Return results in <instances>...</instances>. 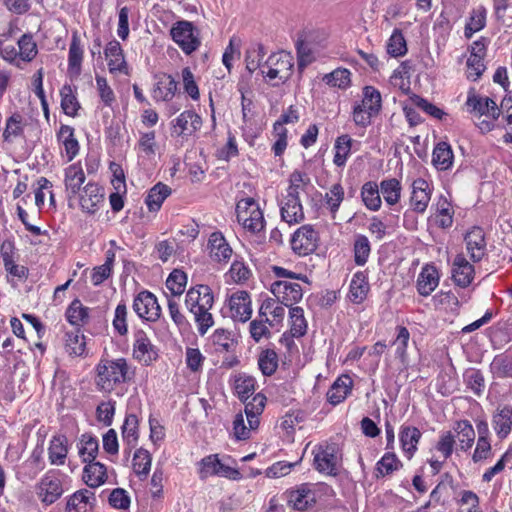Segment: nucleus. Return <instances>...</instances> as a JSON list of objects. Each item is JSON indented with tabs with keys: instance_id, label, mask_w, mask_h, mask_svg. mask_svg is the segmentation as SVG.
<instances>
[{
	"instance_id": "obj_37",
	"label": "nucleus",
	"mask_w": 512,
	"mask_h": 512,
	"mask_svg": "<svg viewBox=\"0 0 512 512\" xmlns=\"http://www.w3.org/2000/svg\"><path fill=\"white\" fill-rule=\"evenodd\" d=\"M85 173L79 164H72L65 170L66 191L72 195L80 192L81 186L85 182Z\"/></svg>"
},
{
	"instance_id": "obj_63",
	"label": "nucleus",
	"mask_w": 512,
	"mask_h": 512,
	"mask_svg": "<svg viewBox=\"0 0 512 512\" xmlns=\"http://www.w3.org/2000/svg\"><path fill=\"white\" fill-rule=\"evenodd\" d=\"M258 366L263 375H272L278 367V356L274 350L263 351L258 359Z\"/></svg>"
},
{
	"instance_id": "obj_20",
	"label": "nucleus",
	"mask_w": 512,
	"mask_h": 512,
	"mask_svg": "<svg viewBox=\"0 0 512 512\" xmlns=\"http://www.w3.org/2000/svg\"><path fill=\"white\" fill-rule=\"evenodd\" d=\"M199 465V475L201 479H206L213 475L224 477L239 475L237 470L222 464L217 455H209L203 458Z\"/></svg>"
},
{
	"instance_id": "obj_59",
	"label": "nucleus",
	"mask_w": 512,
	"mask_h": 512,
	"mask_svg": "<svg viewBox=\"0 0 512 512\" xmlns=\"http://www.w3.org/2000/svg\"><path fill=\"white\" fill-rule=\"evenodd\" d=\"M360 104L367 110L378 114L382 107L380 92L372 86H366L363 89V99Z\"/></svg>"
},
{
	"instance_id": "obj_49",
	"label": "nucleus",
	"mask_w": 512,
	"mask_h": 512,
	"mask_svg": "<svg viewBox=\"0 0 512 512\" xmlns=\"http://www.w3.org/2000/svg\"><path fill=\"white\" fill-rule=\"evenodd\" d=\"M379 189L388 205L392 206L399 202L401 197V185L397 179L392 178L382 181Z\"/></svg>"
},
{
	"instance_id": "obj_15",
	"label": "nucleus",
	"mask_w": 512,
	"mask_h": 512,
	"mask_svg": "<svg viewBox=\"0 0 512 512\" xmlns=\"http://www.w3.org/2000/svg\"><path fill=\"white\" fill-rule=\"evenodd\" d=\"M236 216L239 224H262L264 213L253 198L240 200L236 205Z\"/></svg>"
},
{
	"instance_id": "obj_13",
	"label": "nucleus",
	"mask_w": 512,
	"mask_h": 512,
	"mask_svg": "<svg viewBox=\"0 0 512 512\" xmlns=\"http://www.w3.org/2000/svg\"><path fill=\"white\" fill-rule=\"evenodd\" d=\"M104 56L111 74H129V66L123 48L118 41L111 40L106 44Z\"/></svg>"
},
{
	"instance_id": "obj_24",
	"label": "nucleus",
	"mask_w": 512,
	"mask_h": 512,
	"mask_svg": "<svg viewBox=\"0 0 512 512\" xmlns=\"http://www.w3.org/2000/svg\"><path fill=\"white\" fill-rule=\"evenodd\" d=\"M285 305L275 298L265 299L259 308V318H263L271 327L282 323L285 316Z\"/></svg>"
},
{
	"instance_id": "obj_50",
	"label": "nucleus",
	"mask_w": 512,
	"mask_h": 512,
	"mask_svg": "<svg viewBox=\"0 0 512 512\" xmlns=\"http://www.w3.org/2000/svg\"><path fill=\"white\" fill-rule=\"evenodd\" d=\"M60 96L63 112L71 117L76 116L80 105L75 96V90L70 85H65L60 90Z\"/></svg>"
},
{
	"instance_id": "obj_10",
	"label": "nucleus",
	"mask_w": 512,
	"mask_h": 512,
	"mask_svg": "<svg viewBox=\"0 0 512 512\" xmlns=\"http://www.w3.org/2000/svg\"><path fill=\"white\" fill-rule=\"evenodd\" d=\"M214 304L212 290L207 285L191 287L185 296V305L190 312L211 310Z\"/></svg>"
},
{
	"instance_id": "obj_41",
	"label": "nucleus",
	"mask_w": 512,
	"mask_h": 512,
	"mask_svg": "<svg viewBox=\"0 0 512 512\" xmlns=\"http://www.w3.org/2000/svg\"><path fill=\"white\" fill-rule=\"evenodd\" d=\"M171 194V189L163 184L157 183L152 187L146 197V205L151 212L158 211L162 206L164 200Z\"/></svg>"
},
{
	"instance_id": "obj_35",
	"label": "nucleus",
	"mask_w": 512,
	"mask_h": 512,
	"mask_svg": "<svg viewBox=\"0 0 512 512\" xmlns=\"http://www.w3.org/2000/svg\"><path fill=\"white\" fill-rule=\"evenodd\" d=\"M67 438L64 435L54 436L49 444L48 458L52 465H63L67 458Z\"/></svg>"
},
{
	"instance_id": "obj_42",
	"label": "nucleus",
	"mask_w": 512,
	"mask_h": 512,
	"mask_svg": "<svg viewBox=\"0 0 512 512\" xmlns=\"http://www.w3.org/2000/svg\"><path fill=\"white\" fill-rule=\"evenodd\" d=\"M67 321L74 326H82L89 320V308L85 307L80 300L75 299L66 310Z\"/></svg>"
},
{
	"instance_id": "obj_30",
	"label": "nucleus",
	"mask_w": 512,
	"mask_h": 512,
	"mask_svg": "<svg viewBox=\"0 0 512 512\" xmlns=\"http://www.w3.org/2000/svg\"><path fill=\"white\" fill-rule=\"evenodd\" d=\"M430 187L424 179H417L412 184L411 206L415 211L423 212L430 201Z\"/></svg>"
},
{
	"instance_id": "obj_51",
	"label": "nucleus",
	"mask_w": 512,
	"mask_h": 512,
	"mask_svg": "<svg viewBox=\"0 0 512 512\" xmlns=\"http://www.w3.org/2000/svg\"><path fill=\"white\" fill-rule=\"evenodd\" d=\"M290 332L293 337H302L307 331V322L304 317V311L301 307H291L289 311Z\"/></svg>"
},
{
	"instance_id": "obj_17",
	"label": "nucleus",
	"mask_w": 512,
	"mask_h": 512,
	"mask_svg": "<svg viewBox=\"0 0 512 512\" xmlns=\"http://www.w3.org/2000/svg\"><path fill=\"white\" fill-rule=\"evenodd\" d=\"M466 249L474 262H479L486 254L485 232L481 226H472L465 235Z\"/></svg>"
},
{
	"instance_id": "obj_16",
	"label": "nucleus",
	"mask_w": 512,
	"mask_h": 512,
	"mask_svg": "<svg viewBox=\"0 0 512 512\" xmlns=\"http://www.w3.org/2000/svg\"><path fill=\"white\" fill-rule=\"evenodd\" d=\"M486 44L483 40L473 42L467 59V78L478 80L485 71Z\"/></svg>"
},
{
	"instance_id": "obj_57",
	"label": "nucleus",
	"mask_w": 512,
	"mask_h": 512,
	"mask_svg": "<svg viewBox=\"0 0 512 512\" xmlns=\"http://www.w3.org/2000/svg\"><path fill=\"white\" fill-rule=\"evenodd\" d=\"M139 420L135 414H128L122 426V437L128 445H135L138 440Z\"/></svg>"
},
{
	"instance_id": "obj_6",
	"label": "nucleus",
	"mask_w": 512,
	"mask_h": 512,
	"mask_svg": "<svg viewBox=\"0 0 512 512\" xmlns=\"http://www.w3.org/2000/svg\"><path fill=\"white\" fill-rule=\"evenodd\" d=\"M170 36L178 47L187 55L195 52L200 46L197 28L189 21H177L170 29Z\"/></svg>"
},
{
	"instance_id": "obj_36",
	"label": "nucleus",
	"mask_w": 512,
	"mask_h": 512,
	"mask_svg": "<svg viewBox=\"0 0 512 512\" xmlns=\"http://www.w3.org/2000/svg\"><path fill=\"white\" fill-rule=\"evenodd\" d=\"M493 428L500 439L506 438L512 429V407L498 409L493 416Z\"/></svg>"
},
{
	"instance_id": "obj_8",
	"label": "nucleus",
	"mask_w": 512,
	"mask_h": 512,
	"mask_svg": "<svg viewBox=\"0 0 512 512\" xmlns=\"http://www.w3.org/2000/svg\"><path fill=\"white\" fill-rule=\"evenodd\" d=\"M318 240V232L312 226H300L292 235L291 247L296 254L306 256L316 250Z\"/></svg>"
},
{
	"instance_id": "obj_29",
	"label": "nucleus",
	"mask_w": 512,
	"mask_h": 512,
	"mask_svg": "<svg viewBox=\"0 0 512 512\" xmlns=\"http://www.w3.org/2000/svg\"><path fill=\"white\" fill-rule=\"evenodd\" d=\"M353 381L348 375L338 377L327 391V401L332 405L343 402L351 393Z\"/></svg>"
},
{
	"instance_id": "obj_32",
	"label": "nucleus",
	"mask_w": 512,
	"mask_h": 512,
	"mask_svg": "<svg viewBox=\"0 0 512 512\" xmlns=\"http://www.w3.org/2000/svg\"><path fill=\"white\" fill-rule=\"evenodd\" d=\"M57 139L64 147L67 160L72 161L79 152V143L74 129L71 126L62 125L57 133Z\"/></svg>"
},
{
	"instance_id": "obj_18",
	"label": "nucleus",
	"mask_w": 512,
	"mask_h": 512,
	"mask_svg": "<svg viewBox=\"0 0 512 512\" xmlns=\"http://www.w3.org/2000/svg\"><path fill=\"white\" fill-rule=\"evenodd\" d=\"M133 356L144 365H150L158 357L155 347L143 331L135 334Z\"/></svg>"
},
{
	"instance_id": "obj_38",
	"label": "nucleus",
	"mask_w": 512,
	"mask_h": 512,
	"mask_svg": "<svg viewBox=\"0 0 512 512\" xmlns=\"http://www.w3.org/2000/svg\"><path fill=\"white\" fill-rule=\"evenodd\" d=\"M255 379L245 373L233 377V390L238 398L246 402L255 391Z\"/></svg>"
},
{
	"instance_id": "obj_53",
	"label": "nucleus",
	"mask_w": 512,
	"mask_h": 512,
	"mask_svg": "<svg viewBox=\"0 0 512 512\" xmlns=\"http://www.w3.org/2000/svg\"><path fill=\"white\" fill-rule=\"evenodd\" d=\"M390 82L393 87L399 89L404 94H408L411 90L409 67L406 64L400 65L391 75Z\"/></svg>"
},
{
	"instance_id": "obj_46",
	"label": "nucleus",
	"mask_w": 512,
	"mask_h": 512,
	"mask_svg": "<svg viewBox=\"0 0 512 512\" xmlns=\"http://www.w3.org/2000/svg\"><path fill=\"white\" fill-rule=\"evenodd\" d=\"M433 164L439 170H447L453 163L451 147L445 143H439L433 151Z\"/></svg>"
},
{
	"instance_id": "obj_28",
	"label": "nucleus",
	"mask_w": 512,
	"mask_h": 512,
	"mask_svg": "<svg viewBox=\"0 0 512 512\" xmlns=\"http://www.w3.org/2000/svg\"><path fill=\"white\" fill-rule=\"evenodd\" d=\"M102 202L103 193L101 188L94 183H88L83 190L79 192V204L82 209L88 213L95 212Z\"/></svg>"
},
{
	"instance_id": "obj_12",
	"label": "nucleus",
	"mask_w": 512,
	"mask_h": 512,
	"mask_svg": "<svg viewBox=\"0 0 512 512\" xmlns=\"http://www.w3.org/2000/svg\"><path fill=\"white\" fill-rule=\"evenodd\" d=\"M133 310L140 318L147 321H156L161 314L157 298L149 291H142L135 297Z\"/></svg>"
},
{
	"instance_id": "obj_45",
	"label": "nucleus",
	"mask_w": 512,
	"mask_h": 512,
	"mask_svg": "<svg viewBox=\"0 0 512 512\" xmlns=\"http://www.w3.org/2000/svg\"><path fill=\"white\" fill-rule=\"evenodd\" d=\"M152 463L151 454L145 449H138L135 451L132 465L135 474L140 478L144 479L150 472Z\"/></svg>"
},
{
	"instance_id": "obj_43",
	"label": "nucleus",
	"mask_w": 512,
	"mask_h": 512,
	"mask_svg": "<svg viewBox=\"0 0 512 512\" xmlns=\"http://www.w3.org/2000/svg\"><path fill=\"white\" fill-rule=\"evenodd\" d=\"M454 430L458 439L460 448L464 451L470 449L475 440V431L473 426L467 420L456 422Z\"/></svg>"
},
{
	"instance_id": "obj_55",
	"label": "nucleus",
	"mask_w": 512,
	"mask_h": 512,
	"mask_svg": "<svg viewBox=\"0 0 512 512\" xmlns=\"http://www.w3.org/2000/svg\"><path fill=\"white\" fill-rule=\"evenodd\" d=\"M352 139L348 135H341L335 141L334 163L337 166H343L350 154Z\"/></svg>"
},
{
	"instance_id": "obj_3",
	"label": "nucleus",
	"mask_w": 512,
	"mask_h": 512,
	"mask_svg": "<svg viewBox=\"0 0 512 512\" xmlns=\"http://www.w3.org/2000/svg\"><path fill=\"white\" fill-rule=\"evenodd\" d=\"M466 106L468 112L477 118V126L484 133L494 128L501 114L500 108L493 99L476 94L474 89L468 92Z\"/></svg>"
},
{
	"instance_id": "obj_14",
	"label": "nucleus",
	"mask_w": 512,
	"mask_h": 512,
	"mask_svg": "<svg viewBox=\"0 0 512 512\" xmlns=\"http://www.w3.org/2000/svg\"><path fill=\"white\" fill-rule=\"evenodd\" d=\"M230 316L234 321L246 322L251 318V298L247 291H236L228 299Z\"/></svg>"
},
{
	"instance_id": "obj_47",
	"label": "nucleus",
	"mask_w": 512,
	"mask_h": 512,
	"mask_svg": "<svg viewBox=\"0 0 512 512\" xmlns=\"http://www.w3.org/2000/svg\"><path fill=\"white\" fill-rule=\"evenodd\" d=\"M410 339V333L404 326L396 327V338L392 341L391 345L395 347L396 357L402 364L407 362V347Z\"/></svg>"
},
{
	"instance_id": "obj_58",
	"label": "nucleus",
	"mask_w": 512,
	"mask_h": 512,
	"mask_svg": "<svg viewBox=\"0 0 512 512\" xmlns=\"http://www.w3.org/2000/svg\"><path fill=\"white\" fill-rule=\"evenodd\" d=\"M323 79L331 87L345 89L351 84V73L345 68H338L326 74Z\"/></svg>"
},
{
	"instance_id": "obj_56",
	"label": "nucleus",
	"mask_w": 512,
	"mask_h": 512,
	"mask_svg": "<svg viewBox=\"0 0 512 512\" xmlns=\"http://www.w3.org/2000/svg\"><path fill=\"white\" fill-rule=\"evenodd\" d=\"M186 284L187 275L178 269L173 270L166 280V287L171 292L172 297L182 295Z\"/></svg>"
},
{
	"instance_id": "obj_9",
	"label": "nucleus",
	"mask_w": 512,
	"mask_h": 512,
	"mask_svg": "<svg viewBox=\"0 0 512 512\" xmlns=\"http://www.w3.org/2000/svg\"><path fill=\"white\" fill-rule=\"evenodd\" d=\"M319 498V489L314 484H302L289 492L288 501L292 507L299 511L312 509Z\"/></svg>"
},
{
	"instance_id": "obj_4",
	"label": "nucleus",
	"mask_w": 512,
	"mask_h": 512,
	"mask_svg": "<svg viewBox=\"0 0 512 512\" xmlns=\"http://www.w3.org/2000/svg\"><path fill=\"white\" fill-rule=\"evenodd\" d=\"M2 57L11 63L31 62L38 53L37 44L31 34H23L17 41V47L10 38L0 42Z\"/></svg>"
},
{
	"instance_id": "obj_52",
	"label": "nucleus",
	"mask_w": 512,
	"mask_h": 512,
	"mask_svg": "<svg viewBox=\"0 0 512 512\" xmlns=\"http://www.w3.org/2000/svg\"><path fill=\"white\" fill-rule=\"evenodd\" d=\"M65 350L71 356H83L86 351L85 336L79 332L66 333Z\"/></svg>"
},
{
	"instance_id": "obj_22",
	"label": "nucleus",
	"mask_w": 512,
	"mask_h": 512,
	"mask_svg": "<svg viewBox=\"0 0 512 512\" xmlns=\"http://www.w3.org/2000/svg\"><path fill=\"white\" fill-rule=\"evenodd\" d=\"M474 267L462 254L456 255L452 263V278L460 287H468L474 279Z\"/></svg>"
},
{
	"instance_id": "obj_61",
	"label": "nucleus",
	"mask_w": 512,
	"mask_h": 512,
	"mask_svg": "<svg viewBox=\"0 0 512 512\" xmlns=\"http://www.w3.org/2000/svg\"><path fill=\"white\" fill-rule=\"evenodd\" d=\"M24 119L23 117L15 113L12 116H10L7 120L6 127L3 132V138L5 141H9L12 138L21 136L24 132Z\"/></svg>"
},
{
	"instance_id": "obj_7",
	"label": "nucleus",
	"mask_w": 512,
	"mask_h": 512,
	"mask_svg": "<svg viewBox=\"0 0 512 512\" xmlns=\"http://www.w3.org/2000/svg\"><path fill=\"white\" fill-rule=\"evenodd\" d=\"M315 469L325 475H336L341 462V453L334 443L318 445L313 451Z\"/></svg>"
},
{
	"instance_id": "obj_64",
	"label": "nucleus",
	"mask_w": 512,
	"mask_h": 512,
	"mask_svg": "<svg viewBox=\"0 0 512 512\" xmlns=\"http://www.w3.org/2000/svg\"><path fill=\"white\" fill-rule=\"evenodd\" d=\"M492 372L496 377L505 378L512 376V356L498 355L491 363Z\"/></svg>"
},
{
	"instance_id": "obj_60",
	"label": "nucleus",
	"mask_w": 512,
	"mask_h": 512,
	"mask_svg": "<svg viewBox=\"0 0 512 512\" xmlns=\"http://www.w3.org/2000/svg\"><path fill=\"white\" fill-rule=\"evenodd\" d=\"M250 275L251 271L245 263L243 261L235 260L229 271L226 273V278L227 282L242 284L250 278Z\"/></svg>"
},
{
	"instance_id": "obj_23",
	"label": "nucleus",
	"mask_w": 512,
	"mask_h": 512,
	"mask_svg": "<svg viewBox=\"0 0 512 512\" xmlns=\"http://www.w3.org/2000/svg\"><path fill=\"white\" fill-rule=\"evenodd\" d=\"M201 124L199 115L193 111H184L176 118L172 129L177 136L188 137L195 133Z\"/></svg>"
},
{
	"instance_id": "obj_54",
	"label": "nucleus",
	"mask_w": 512,
	"mask_h": 512,
	"mask_svg": "<svg viewBox=\"0 0 512 512\" xmlns=\"http://www.w3.org/2000/svg\"><path fill=\"white\" fill-rule=\"evenodd\" d=\"M402 466L401 461L398 459L394 452H386L382 458L377 462L376 471L380 476H386L397 471Z\"/></svg>"
},
{
	"instance_id": "obj_48",
	"label": "nucleus",
	"mask_w": 512,
	"mask_h": 512,
	"mask_svg": "<svg viewBox=\"0 0 512 512\" xmlns=\"http://www.w3.org/2000/svg\"><path fill=\"white\" fill-rule=\"evenodd\" d=\"M98 448L99 444L96 438L87 434L81 436L78 449L83 462L88 463L94 461L98 453Z\"/></svg>"
},
{
	"instance_id": "obj_25",
	"label": "nucleus",
	"mask_w": 512,
	"mask_h": 512,
	"mask_svg": "<svg viewBox=\"0 0 512 512\" xmlns=\"http://www.w3.org/2000/svg\"><path fill=\"white\" fill-rule=\"evenodd\" d=\"M96 502L94 492L82 489L72 494L66 503V512H92Z\"/></svg>"
},
{
	"instance_id": "obj_11",
	"label": "nucleus",
	"mask_w": 512,
	"mask_h": 512,
	"mask_svg": "<svg viewBox=\"0 0 512 512\" xmlns=\"http://www.w3.org/2000/svg\"><path fill=\"white\" fill-rule=\"evenodd\" d=\"M271 293L275 296V299L290 308L300 302L303 297L301 285L287 280L275 281L271 285Z\"/></svg>"
},
{
	"instance_id": "obj_31",
	"label": "nucleus",
	"mask_w": 512,
	"mask_h": 512,
	"mask_svg": "<svg viewBox=\"0 0 512 512\" xmlns=\"http://www.w3.org/2000/svg\"><path fill=\"white\" fill-rule=\"evenodd\" d=\"M267 398L262 393H257L251 401L245 403V416L247 424L251 428H258L260 423V416L262 415Z\"/></svg>"
},
{
	"instance_id": "obj_19",
	"label": "nucleus",
	"mask_w": 512,
	"mask_h": 512,
	"mask_svg": "<svg viewBox=\"0 0 512 512\" xmlns=\"http://www.w3.org/2000/svg\"><path fill=\"white\" fill-rule=\"evenodd\" d=\"M177 92L176 80L168 74L161 73L155 76L152 97L156 102L171 101Z\"/></svg>"
},
{
	"instance_id": "obj_34",
	"label": "nucleus",
	"mask_w": 512,
	"mask_h": 512,
	"mask_svg": "<svg viewBox=\"0 0 512 512\" xmlns=\"http://www.w3.org/2000/svg\"><path fill=\"white\" fill-rule=\"evenodd\" d=\"M369 289L366 275L363 272H357L350 282L349 299L353 303L360 304L366 299Z\"/></svg>"
},
{
	"instance_id": "obj_26",
	"label": "nucleus",
	"mask_w": 512,
	"mask_h": 512,
	"mask_svg": "<svg viewBox=\"0 0 512 512\" xmlns=\"http://www.w3.org/2000/svg\"><path fill=\"white\" fill-rule=\"evenodd\" d=\"M439 285V273L435 266L425 265L417 278V291L422 296H429Z\"/></svg>"
},
{
	"instance_id": "obj_40",
	"label": "nucleus",
	"mask_w": 512,
	"mask_h": 512,
	"mask_svg": "<svg viewBox=\"0 0 512 512\" xmlns=\"http://www.w3.org/2000/svg\"><path fill=\"white\" fill-rule=\"evenodd\" d=\"M282 220L287 224H295L303 219L302 206L295 195L288 197L281 208Z\"/></svg>"
},
{
	"instance_id": "obj_21",
	"label": "nucleus",
	"mask_w": 512,
	"mask_h": 512,
	"mask_svg": "<svg viewBox=\"0 0 512 512\" xmlns=\"http://www.w3.org/2000/svg\"><path fill=\"white\" fill-rule=\"evenodd\" d=\"M210 258L218 263H227L232 257L233 250L221 232H214L208 240Z\"/></svg>"
},
{
	"instance_id": "obj_62",
	"label": "nucleus",
	"mask_w": 512,
	"mask_h": 512,
	"mask_svg": "<svg viewBox=\"0 0 512 512\" xmlns=\"http://www.w3.org/2000/svg\"><path fill=\"white\" fill-rule=\"evenodd\" d=\"M432 302L435 308L446 311H456L459 307L458 298L450 291H441L433 296Z\"/></svg>"
},
{
	"instance_id": "obj_1",
	"label": "nucleus",
	"mask_w": 512,
	"mask_h": 512,
	"mask_svg": "<svg viewBox=\"0 0 512 512\" xmlns=\"http://www.w3.org/2000/svg\"><path fill=\"white\" fill-rule=\"evenodd\" d=\"M259 51H252L246 56V68L249 72L260 70L266 82L277 86L286 83L294 71V57L290 52L278 51L271 54L264 63Z\"/></svg>"
},
{
	"instance_id": "obj_2",
	"label": "nucleus",
	"mask_w": 512,
	"mask_h": 512,
	"mask_svg": "<svg viewBox=\"0 0 512 512\" xmlns=\"http://www.w3.org/2000/svg\"><path fill=\"white\" fill-rule=\"evenodd\" d=\"M129 379V366L126 359H104L96 366L95 383L99 391L111 393Z\"/></svg>"
},
{
	"instance_id": "obj_27",
	"label": "nucleus",
	"mask_w": 512,
	"mask_h": 512,
	"mask_svg": "<svg viewBox=\"0 0 512 512\" xmlns=\"http://www.w3.org/2000/svg\"><path fill=\"white\" fill-rule=\"evenodd\" d=\"M421 436L422 433L418 428L408 425L401 426L399 432V440L401 443L402 451L408 459H411L417 451V445L421 439Z\"/></svg>"
},
{
	"instance_id": "obj_33",
	"label": "nucleus",
	"mask_w": 512,
	"mask_h": 512,
	"mask_svg": "<svg viewBox=\"0 0 512 512\" xmlns=\"http://www.w3.org/2000/svg\"><path fill=\"white\" fill-rule=\"evenodd\" d=\"M83 479L91 488H97L105 483L107 479L106 467L96 461L88 462L84 467Z\"/></svg>"
},
{
	"instance_id": "obj_5",
	"label": "nucleus",
	"mask_w": 512,
	"mask_h": 512,
	"mask_svg": "<svg viewBox=\"0 0 512 512\" xmlns=\"http://www.w3.org/2000/svg\"><path fill=\"white\" fill-rule=\"evenodd\" d=\"M34 491L44 506H50L57 502L65 492L60 472L47 471L35 484Z\"/></svg>"
},
{
	"instance_id": "obj_44",
	"label": "nucleus",
	"mask_w": 512,
	"mask_h": 512,
	"mask_svg": "<svg viewBox=\"0 0 512 512\" xmlns=\"http://www.w3.org/2000/svg\"><path fill=\"white\" fill-rule=\"evenodd\" d=\"M361 197L364 205L373 211L381 207V197L379 193V186L375 182H366L361 189Z\"/></svg>"
},
{
	"instance_id": "obj_39",
	"label": "nucleus",
	"mask_w": 512,
	"mask_h": 512,
	"mask_svg": "<svg viewBox=\"0 0 512 512\" xmlns=\"http://www.w3.org/2000/svg\"><path fill=\"white\" fill-rule=\"evenodd\" d=\"M83 60V49L80 39L76 33L72 35L69 54H68V71L71 75H79Z\"/></svg>"
}]
</instances>
